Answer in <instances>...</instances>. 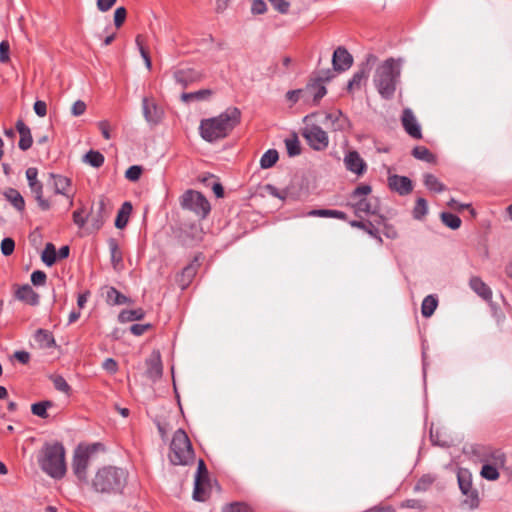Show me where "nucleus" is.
I'll return each instance as SVG.
<instances>
[{
    "mask_svg": "<svg viewBox=\"0 0 512 512\" xmlns=\"http://www.w3.org/2000/svg\"><path fill=\"white\" fill-rule=\"evenodd\" d=\"M136 44H137V46L139 48V52H140L144 62H145L146 68L148 70H150L151 67H152L151 59H150V56H149L148 52L146 51V49L142 45V41H141V36L140 35H138L136 37Z\"/></svg>",
    "mask_w": 512,
    "mask_h": 512,
    "instance_id": "55",
    "label": "nucleus"
},
{
    "mask_svg": "<svg viewBox=\"0 0 512 512\" xmlns=\"http://www.w3.org/2000/svg\"><path fill=\"white\" fill-rule=\"evenodd\" d=\"M278 160V152L274 149H270L266 151L261 159H260V166L263 169H268L272 167Z\"/></svg>",
    "mask_w": 512,
    "mask_h": 512,
    "instance_id": "41",
    "label": "nucleus"
},
{
    "mask_svg": "<svg viewBox=\"0 0 512 512\" xmlns=\"http://www.w3.org/2000/svg\"><path fill=\"white\" fill-rule=\"evenodd\" d=\"M401 74V62L388 58L380 63L374 72L373 83L384 99H391L396 91Z\"/></svg>",
    "mask_w": 512,
    "mask_h": 512,
    "instance_id": "2",
    "label": "nucleus"
},
{
    "mask_svg": "<svg viewBox=\"0 0 512 512\" xmlns=\"http://www.w3.org/2000/svg\"><path fill=\"white\" fill-rule=\"evenodd\" d=\"M142 171H143V169L141 166H138V165L130 166L125 172V177L129 181L135 182V181L139 180V178L142 174Z\"/></svg>",
    "mask_w": 512,
    "mask_h": 512,
    "instance_id": "53",
    "label": "nucleus"
},
{
    "mask_svg": "<svg viewBox=\"0 0 512 512\" xmlns=\"http://www.w3.org/2000/svg\"><path fill=\"white\" fill-rule=\"evenodd\" d=\"M273 8L280 13H286L289 8V3L285 0H268Z\"/></svg>",
    "mask_w": 512,
    "mask_h": 512,
    "instance_id": "64",
    "label": "nucleus"
},
{
    "mask_svg": "<svg viewBox=\"0 0 512 512\" xmlns=\"http://www.w3.org/2000/svg\"><path fill=\"white\" fill-rule=\"evenodd\" d=\"M51 406V402H39L32 405L31 410L32 413L41 418H47V408Z\"/></svg>",
    "mask_w": 512,
    "mask_h": 512,
    "instance_id": "49",
    "label": "nucleus"
},
{
    "mask_svg": "<svg viewBox=\"0 0 512 512\" xmlns=\"http://www.w3.org/2000/svg\"><path fill=\"white\" fill-rule=\"evenodd\" d=\"M83 161L92 167L99 168L104 163V156L99 151L90 150L84 155Z\"/></svg>",
    "mask_w": 512,
    "mask_h": 512,
    "instance_id": "37",
    "label": "nucleus"
},
{
    "mask_svg": "<svg viewBox=\"0 0 512 512\" xmlns=\"http://www.w3.org/2000/svg\"><path fill=\"white\" fill-rule=\"evenodd\" d=\"M500 466H491L490 464H482V468L480 471V475L489 481H495L499 478V469Z\"/></svg>",
    "mask_w": 512,
    "mask_h": 512,
    "instance_id": "39",
    "label": "nucleus"
},
{
    "mask_svg": "<svg viewBox=\"0 0 512 512\" xmlns=\"http://www.w3.org/2000/svg\"><path fill=\"white\" fill-rule=\"evenodd\" d=\"M97 125H98L99 130L101 131L102 136L106 140H109L111 138V134H110L111 125H110L109 121L102 120V121H99Z\"/></svg>",
    "mask_w": 512,
    "mask_h": 512,
    "instance_id": "63",
    "label": "nucleus"
},
{
    "mask_svg": "<svg viewBox=\"0 0 512 512\" xmlns=\"http://www.w3.org/2000/svg\"><path fill=\"white\" fill-rule=\"evenodd\" d=\"M147 376L152 380H156L161 377L163 368L159 352H153L152 355L147 359Z\"/></svg>",
    "mask_w": 512,
    "mask_h": 512,
    "instance_id": "20",
    "label": "nucleus"
},
{
    "mask_svg": "<svg viewBox=\"0 0 512 512\" xmlns=\"http://www.w3.org/2000/svg\"><path fill=\"white\" fill-rule=\"evenodd\" d=\"M213 94L211 89H201L196 92L183 93L181 95V100L184 103H189L191 101H203L209 99Z\"/></svg>",
    "mask_w": 512,
    "mask_h": 512,
    "instance_id": "28",
    "label": "nucleus"
},
{
    "mask_svg": "<svg viewBox=\"0 0 512 512\" xmlns=\"http://www.w3.org/2000/svg\"><path fill=\"white\" fill-rule=\"evenodd\" d=\"M352 207L355 210V213L359 215V213H374L375 207L372 206L370 201L367 198H360L352 201Z\"/></svg>",
    "mask_w": 512,
    "mask_h": 512,
    "instance_id": "35",
    "label": "nucleus"
},
{
    "mask_svg": "<svg viewBox=\"0 0 512 512\" xmlns=\"http://www.w3.org/2000/svg\"><path fill=\"white\" fill-rule=\"evenodd\" d=\"M433 482H434L433 477H431L430 475H424L416 483L415 490L416 491H425L432 485Z\"/></svg>",
    "mask_w": 512,
    "mask_h": 512,
    "instance_id": "56",
    "label": "nucleus"
},
{
    "mask_svg": "<svg viewBox=\"0 0 512 512\" xmlns=\"http://www.w3.org/2000/svg\"><path fill=\"white\" fill-rule=\"evenodd\" d=\"M4 196L18 211H22L24 209L25 201L22 195L16 189H7L4 193Z\"/></svg>",
    "mask_w": 512,
    "mask_h": 512,
    "instance_id": "31",
    "label": "nucleus"
},
{
    "mask_svg": "<svg viewBox=\"0 0 512 512\" xmlns=\"http://www.w3.org/2000/svg\"><path fill=\"white\" fill-rule=\"evenodd\" d=\"M34 339L41 349H49L56 346L52 333L45 329L36 330Z\"/></svg>",
    "mask_w": 512,
    "mask_h": 512,
    "instance_id": "25",
    "label": "nucleus"
},
{
    "mask_svg": "<svg viewBox=\"0 0 512 512\" xmlns=\"http://www.w3.org/2000/svg\"><path fill=\"white\" fill-rule=\"evenodd\" d=\"M16 129L20 134L19 148L23 151L28 150L33 142L29 127L22 120H18Z\"/></svg>",
    "mask_w": 512,
    "mask_h": 512,
    "instance_id": "22",
    "label": "nucleus"
},
{
    "mask_svg": "<svg viewBox=\"0 0 512 512\" xmlns=\"http://www.w3.org/2000/svg\"><path fill=\"white\" fill-rule=\"evenodd\" d=\"M309 216H319V217H333L337 219L344 220L346 218V214L342 211L338 210H327V209H318L311 210L308 212Z\"/></svg>",
    "mask_w": 512,
    "mask_h": 512,
    "instance_id": "40",
    "label": "nucleus"
},
{
    "mask_svg": "<svg viewBox=\"0 0 512 512\" xmlns=\"http://www.w3.org/2000/svg\"><path fill=\"white\" fill-rule=\"evenodd\" d=\"M86 111V104L82 100H77L71 107V114L75 117L81 116Z\"/></svg>",
    "mask_w": 512,
    "mask_h": 512,
    "instance_id": "60",
    "label": "nucleus"
},
{
    "mask_svg": "<svg viewBox=\"0 0 512 512\" xmlns=\"http://www.w3.org/2000/svg\"><path fill=\"white\" fill-rule=\"evenodd\" d=\"M377 57L374 54H368L365 62L361 65L360 70L357 71L352 79L348 82L347 89L352 92L354 89H359L362 82L367 80L371 66L376 62Z\"/></svg>",
    "mask_w": 512,
    "mask_h": 512,
    "instance_id": "12",
    "label": "nucleus"
},
{
    "mask_svg": "<svg viewBox=\"0 0 512 512\" xmlns=\"http://www.w3.org/2000/svg\"><path fill=\"white\" fill-rule=\"evenodd\" d=\"M53 179V186L55 193L68 196V191L71 187V180L62 175L50 174Z\"/></svg>",
    "mask_w": 512,
    "mask_h": 512,
    "instance_id": "26",
    "label": "nucleus"
},
{
    "mask_svg": "<svg viewBox=\"0 0 512 512\" xmlns=\"http://www.w3.org/2000/svg\"><path fill=\"white\" fill-rule=\"evenodd\" d=\"M180 205L183 209L193 212L201 219L205 218L210 212L208 200L204 195L195 190L184 192L180 197Z\"/></svg>",
    "mask_w": 512,
    "mask_h": 512,
    "instance_id": "6",
    "label": "nucleus"
},
{
    "mask_svg": "<svg viewBox=\"0 0 512 512\" xmlns=\"http://www.w3.org/2000/svg\"><path fill=\"white\" fill-rule=\"evenodd\" d=\"M1 252L4 256H10L15 249V242L12 238H4L1 242Z\"/></svg>",
    "mask_w": 512,
    "mask_h": 512,
    "instance_id": "54",
    "label": "nucleus"
},
{
    "mask_svg": "<svg viewBox=\"0 0 512 512\" xmlns=\"http://www.w3.org/2000/svg\"><path fill=\"white\" fill-rule=\"evenodd\" d=\"M448 207L452 210H456V211H461L463 209H470V212L472 215H475V211L473 208H471V205L470 204H460L457 200H455L454 198H451L448 203H447Z\"/></svg>",
    "mask_w": 512,
    "mask_h": 512,
    "instance_id": "59",
    "label": "nucleus"
},
{
    "mask_svg": "<svg viewBox=\"0 0 512 512\" xmlns=\"http://www.w3.org/2000/svg\"><path fill=\"white\" fill-rule=\"evenodd\" d=\"M142 110L145 120L150 124H157L161 120L162 111L149 98H143Z\"/></svg>",
    "mask_w": 512,
    "mask_h": 512,
    "instance_id": "19",
    "label": "nucleus"
},
{
    "mask_svg": "<svg viewBox=\"0 0 512 512\" xmlns=\"http://www.w3.org/2000/svg\"><path fill=\"white\" fill-rule=\"evenodd\" d=\"M16 297L29 305H37L39 303V295L28 284L18 288Z\"/></svg>",
    "mask_w": 512,
    "mask_h": 512,
    "instance_id": "24",
    "label": "nucleus"
},
{
    "mask_svg": "<svg viewBox=\"0 0 512 512\" xmlns=\"http://www.w3.org/2000/svg\"><path fill=\"white\" fill-rule=\"evenodd\" d=\"M198 267V257H195L191 263L184 267L178 280L182 288H185L186 286L189 285L193 277L196 275Z\"/></svg>",
    "mask_w": 512,
    "mask_h": 512,
    "instance_id": "23",
    "label": "nucleus"
},
{
    "mask_svg": "<svg viewBox=\"0 0 512 512\" xmlns=\"http://www.w3.org/2000/svg\"><path fill=\"white\" fill-rule=\"evenodd\" d=\"M412 155L415 158L426 161L428 163H432L435 161L434 155L426 147L423 146L415 147L412 151Z\"/></svg>",
    "mask_w": 512,
    "mask_h": 512,
    "instance_id": "46",
    "label": "nucleus"
},
{
    "mask_svg": "<svg viewBox=\"0 0 512 512\" xmlns=\"http://www.w3.org/2000/svg\"><path fill=\"white\" fill-rule=\"evenodd\" d=\"M402 125L405 131L413 138L420 139L422 137L420 125L410 109H405L402 114Z\"/></svg>",
    "mask_w": 512,
    "mask_h": 512,
    "instance_id": "16",
    "label": "nucleus"
},
{
    "mask_svg": "<svg viewBox=\"0 0 512 512\" xmlns=\"http://www.w3.org/2000/svg\"><path fill=\"white\" fill-rule=\"evenodd\" d=\"M29 187L32 193L35 195V199L38 202L39 207L42 210H48L50 208V203L48 200L43 198V186L41 182L37 181L34 183H30Z\"/></svg>",
    "mask_w": 512,
    "mask_h": 512,
    "instance_id": "30",
    "label": "nucleus"
},
{
    "mask_svg": "<svg viewBox=\"0 0 512 512\" xmlns=\"http://www.w3.org/2000/svg\"><path fill=\"white\" fill-rule=\"evenodd\" d=\"M127 476V472L122 468L106 466L95 473L89 485L96 493L115 494L125 487Z\"/></svg>",
    "mask_w": 512,
    "mask_h": 512,
    "instance_id": "3",
    "label": "nucleus"
},
{
    "mask_svg": "<svg viewBox=\"0 0 512 512\" xmlns=\"http://www.w3.org/2000/svg\"><path fill=\"white\" fill-rule=\"evenodd\" d=\"M326 93V87L315 78H313L305 86V88L291 91L290 97L296 96V100H303L306 103H312L316 105L326 95Z\"/></svg>",
    "mask_w": 512,
    "mask_h": 512,
    "instance_id": "8",
    "label": "nucleus"
},
{
    "mask_svg": "<svg viewBox=\"0 0 512 512\" xmlns=\"http://www.w3.org/2000/svg\"><path fill=\"white\" fill-rule=\"evenodd\" d=\"M437 307V300L432 295L424 298L422 302L421 312L424 317H430Z\"/></svg>",
    "mask_w": 512,
    "mask_h": 512,
    "instance_id": "43",
    "label": "nucleus"
},
{
    "mask_svg": "<svg viewBox=\"0 0 512 512\" xmlns=\"http://www.w3.org/2000/svg\"><path fill=\"white\" fill-rule=\"evenodd\" d=\"M459 488L466 497L464 503L471 509L478 506V491L473 487L472 476L466 469H460L457 474Z\"/></svg>",
    "mask_w": 512,
    "mask_h": 512,
    "instance_id": "9",
    "label": "nucleus"
},
{
    "mask_svg": "<svg viewBox=\"0 0 512 512\" xmlns=\"http://www.w3.org/2000/svg\"><path fill=\"white\" fill-rule=\"evenodd\" d=\"M31 282L35 286H42L46 282V274L43 271L37 270L31 274Z\"/></svg>",
    "mask_w": 512,
    "mask_h": 512,
    "instance_id": "62",
    "label": "nucleus"
},
{
    "mask_svg": "<svg viewBox=\"0 0 512 512\" xmlns=\"http://www.w3.org/2000/svg\"><path fill=\"white\" fill-rule=\"evenodd\" d=\"M201 480H209V476H208V470L205 466V463L203 460H199L198 462V467H197V472H196V475H195V494H196V497L200 496V493H199V486L201 484Z\"/></svg>",
    "mask_w": 512,
    "mask_h": 512,
    "instance_id": "36",
    "label": "nucleus"
},
{
    "mask_svg": "<svg viewBox=\"0 0 512 512\" xmlns=\"http://www.w3.org/2000/svg\"><path fill=\"white\" fill-rule=\"evenodd\" d=\"M353 64V57L344 47L335 49L332 57V65L334 71L344 72L348 70Z\"/></svg>",
    "mask_w": 512,
    "mask_h": 512,
    "instance_id": "14",
    "label": "nucleus"
},
{
    "mask_svg": "<svg viewBox=\"0 0 512 512\" xmlns=\"http://www.w3.org/2000/svg\"><path fill=\"white\" fill-rule=\"evenodd\" d=\"M200 490V496L196 497L195 490L193 491V498L196 501H205L209 497L210 492V481L209 480H201V484L199 486Z\"/></svg>",
    "mask_w": 512,
    "mask_h": 512,
    "instance_id": "50",
    "label": "nucleus"
},
{
    "mask_svg": "<svg viewBox=\"0 0 512 512\" xmlns=\"http://www.w3.org/2000/svg\"><path fill=\"white\" fill-rule=\"evenodd\" d=\"M54 387L61 392L68 393L70 387L66 380L61 376H55L53 378Z\"/></svg>",
    "mask_w": 512,
    "mask_h": 512,
    "instance_id": "61",
    "label": "nucleus"
},
{
    "mask_svg": "<svg viewBox=\"0 0 512 512\" xmlns=\"http://www.w3.org/2000/svg\"><path fill=\"white\" fill-rule=\"evenodd\" d=\"M388 186L402 196L410 194L413 190L412 181L408 177L396 174L388 177Z\"/></svg>",
    "mask_w": 512,
    "mask_h": 512,
    "instance_id": "15",
    "label": "nucleus"
},
{
    "mask_svg": "<svg viewBox=\"0 0 512 512\" xmlns=\"http://www.w3.org/2000/svg\"><path fill=\"white\" fill-rule=\"evenodd\" d=\"M173 78L177 84L186 88L188 85L198 82L203 78V74L194 68H179L173 72Z\"/></svg>",
    "mask_w": 512,
    "mask_h": 512,
    "instance_id": "13",
    "label": "nucleus"
},
{
    "mask_svg": "<svg viewBox=\"0 0 512 512\" xmlns=\"http://www.w3.org/2000/svg\"><path fill=\"white\" fill-rule=\"evenodd\" d=\"M428 212V204L424 198H418L413 210L414 218L422 219Z\"/></svg>",
    "mask_w": 512,
    "mask_h": 512,
    "instance_id": "48",
    "label": "nucleus"
},
{
    "mask_svg": "<svg viewBox=\"0 0 512 512\" xmlns=\"http://www.w3.org/2000/svg\"><path fill=\"white\" fill-rule=\"evenodd\" d=\"M370 192H371V186L366 185V184L360 185L354 189V191L352 192V194L350 196V199H351V201H353V200H357L360 198H366V196L368 194H370Z\"/></svg>",
    "mask_w": 512,
    "mask_h": 512,
    "instance_id": "51",
    "label": "nucleus"
},
{
    "mask_svg": "<svg viewBox=\"0 0 512 512\" xmlns=\"http://www.w3.org/2000/svg\"><path fill=\"white\" fill-rule=\"evenodd\" d=\"M56 249L52 243H47L42 252L41 259L47 266H52L56 262Z\"/></svg>",
    "mask_w": 512,
    "mask_h": 512,
    "instance_id": "42",
    "label": "nucleus"
},
{
    "mask_svg": "<svg viewBox=\"0 0 512 512\" xmlns=\"http://www.w3.org/2000/svg\"><path fill=\"white\" fill-rule=\"evenodd\" d=\"M93 447L79 445L75 451L72 462V470L76 478L83 484L89 485L88 467L90 458L94 452Z\"/></svg>",
    "mask_w": 512,
    "mask_h": 512,
    "instance_id": "7",
    "label": "nucleus"
},
{
    "mask_svg": "<svg viewBox=\"0 0 512 512\" xmlns=\"http://www.w3.org/2000/svg\"><path fill=\"white\" fill-rule=\"evenodd\" d=\"M106 216H107V213H106L105 201H104V199H100L97 204L96 210L92 209L91 214H90V221H91L92 227L95 230H99L102 227Z\"/></svg>",
    "mask_w": 512,
    "mask_h": 512,
    "instance_id": "21",
    "label": "nucleus"
},
{
    "mask_svg": "<svg viewBox=\"0 0 512 512\" xmlns=\"http://www.w3.org/2000/svg\"><path fill=\"white\" fill-rule=\"evenodd\" d=\"M287 153L290 157L297 156L301 153L300 142L296 135L285 140Z\"/></svg>",
    "mask_w": 512,
    "mask_h": 512,
    "instance_id": "44",
    "label": "nucleus"
},
{
    "mask_svg": "<svg viewBox=\"0 0 512 512\" xmlns=\"http://www.w3.org/2000/svg\"><path fill=\"white\" fill-rule=\"evenodd\" d=\"M144 311L141 308L134 309V310H123L119 314V320L120 322H131L135 320H140L144 317Z\"/></svg>",
    "mask_w": 512,
    "mask_h": 512,
    "instance_id": "38",
    "label": "nucleus"
},
{
    "mask_svg": "<svg viewBox=\"0 0 512 512\" xmlns=\"http://www.w3.org/2000/svg\"><path fill=\"white\" fill-rule=\"evenodd\" d=\"M302 135L314 150L322 151L328 147V135L321 127L317 125L305 127L303 129Z\"/></svg>",
    "mask_w": 512,
    "mask_h": 512,
    "instance_id": "10",
    "label": "nucleus"
},
{
    "mask_svg": "<svg viewBox=\"0 0 512 512\" xmlns=\"http://www.w3.org/2000/svg\"><path fill=\"white\" fill-rule=\"evenodd\" d=\"M40 467L53 478H61L66 472L65 449L62 444L56 442L47 444L39 457Z\"/></svg>",
    "mask_w": 512,
    "mask_h": 512,
    "instance_id": "4",
    "label": "nucleus"
},
{
    "mask_svg": "<svg viewBox=\"0 0 512 512\" xmlns=\"http://www.w3.org/2000/svg\"><path fill=\"white\" fill-rule=\"evenodd\" d=\"M350 225L355 228H359L361 230L366 231L368 234L372 236H376L377 230L370 222H363V221H351Z\"/></svg>",
    "mask_w": 512,
    "mask_h": 512,
    "instance_id": "52",
    "label": "nucleus"
},
{
    "mask_svg": "<svg viewBox=\"0 0 512 512\" xmlns=\"http://www.w3.org/2000/svg\"><path fill=\"white\" fill-rule=\"evenodd\" d=\"M469 285L471 289L483 299H489L492 296L490 288L479 277H472Z\"/></svg>",
    "mask_w": 512,
    "mask_h": 512,
    "instance_id": "27",
    "label": "nucleus"
},
{
    "mask_svg": "<svg viewBox=\"0 0 512 512\" xmlns=\"http://www.w3.org/2000/svg\"><path fill=\"white\" fill-rule=\"evenodd\" d=\"M324 124L334 131H344L349 128L348 118L339 110L327 113Z\"/></svg>",
    "mask_w": 512,
    "mask_h": 512,
    "instance_id": "18",
    "label": "nucleus"
},
{
    "mask_svg": "<svg viewBox=\"0 0 512 512\" xmlns=\"http://www.w3.org/2000/svg\"><path fill=\"white\" fill-rule=\"evenodd\" d=\"M88 220V217L85 216L84 208H80L73 212V222L80 228L84 227Z\"/></svg>",
    "mask_w": 512,
    "mask_h": 512,
    "instance_id": "57",
    "label": "nucleus"
},
{
    "mask_svg": "<svg viewBox=\"0 0 512 512\" xmlns=\"http://www.w3.org/2000/svg\"><path fill=\"white\" fill-rule=\"evenodd\" d=\"M222 512H253V509L247 503L233 502L223 506Z\"/></svg>",
    "mask_w": 512,
    "mask_h": 512,
    "instance_id": "47",
    "label": "nucleus"
},
{
    "mask_svg": "<svg viewBox=\"0 0 512 512\" xmlns=\"http://www.w3.org/2000/svg\"><path fill=\"white\" fill-rule=\"evenodd\" d=\"M424 185L433 192L439 193L446 190V186L436 176L429 173L424 175Z\"/></svg>",
    "mask_w": 512,
    "mask_h": 512,
    "instance_id": "34",
    "label": "nucleus"
},
{
    "mask_svg": "<svg viewBox=\"0 0 512 512\" xmlns=\"http://www.w3.org/2000/svg\"><path fill=\"white\" fill-rule=\"evenodd\" d=\"M106 301L111 305H121L126 303L128 298L114 287H108L106 290Z\"/></svg>",
    "mask_w": 512,
    "mask_h": 512,
    "instance_id": "33",
    "label": "nucleus"
},
{
    "mask_svg": "<svg viewBox=\"0 0 512 512\" xmlns=\"http://www.w3.org/2000/svg\"><path fill=\"white\" fill-rule=\"evenodd\" d=\"M127 11L124 7H118L114 12V24L117 28H120L125 19H126Z\"/></svg>",
    "mask_w": 512,
    "mask_h": 512,
    "instance_id": "58",
    "label": "nucleus"
},
{
    "mask_svg": "<svg viewBox=\"0 0 512 512\" xmlns=\"http://www.w3.org/2000/svg\"><path fill=\"white\" fill-rule=\"evenodd\" d=\"M347 170L357 175H362L366 170V163L357 151H349L344 157Z\"/></svg>",
    "mask_w": 512,
    "mask_h": 512,
    "instance_id": "17",
    "label": "nucleus"
},
{
    "mask_svg": "<svg viewBox=\"0 0 512 512\" xmlns=\"http://www.w3.org/2000/svg\"><path fill=\"white\" fill-rule=\"evenodd\" d=\"M169 459L173 465H188L194 459L191 442L184 430L178 429L170 444Z\"/></svg>",
    "mask_w": 512,
    "mask_h": 512,
    "instance_id": "5",
    "label": "nucleus"
},
{
    "mask_svg": "<svg viewBox=\"0 0 512 512\" xmlns=\"http://www.w3.org/2000/svg\"><path fill=\"white\" fill-rule=\"evenodd\" d=\"M241 111L236 107H228L216 117L203 119L199 130L201 137L214 142L223 139L240 123Z\"/></svg>",
    "mask_w": 512,
    "mask_h": 512,
    "instance_id": "1",
    "label": "nucleus"
},
{
    "mask_svg": "<svg viewBox=\"0 0 512 512\" xmlns=\"http://www.w3.org/2000/svg\"><path fill=\"white\" fill-rule=\"evenodd\" d=\"M110 254H111V262L114 269H118L122 264V253L119 249L118 243L115 239L111 238L108 241Z\"/></svg>",
    "mask_w": 512,
    "mask_h": 512,
    "instance_id": "32",
    "label": "nucleus"
},
{
    "mask_svg": "<svg viewBox=\"0 0 512 512\" xmlns=\"http://www.w3.org/2000/svg\"><path fill=\"white\" fill-rule=\"evenodd\" d=\"M475 454L482 464H490L491 466L504 467L506 463V456L500 449L492 447H478L475 449Z\"/></svg>",
    "mask_w": 512,
    "mask_h": 512,
    "instance_id": "11",
    "label": "nucleus"
},
{
    "mask_svg": "<svg viewBox=\"0 0 512 512\" xmlns=\"http://www.w3.org/2000/svg\"><path fill=\"white\" fill-rule=\"evenodd\" d=\"M440 218L447 227L453 230H456L461 226V219L452 213L443 212L441 213Z\"/></svg>",
    "mask_w": 512,
    "mask_h": 512,
    "instance_id": "45",
    "label": "nucleus"
},
{
    "mask_svg": "<svg viewBox=\"0 0 512 512\" xmlns=\"http://www.w3.org/2000/svg\"><path fill=\"white\" fill-rule=\"evenodd\" d=\"M131 211L132 205L129 202L123 203L115 220V226L118 229H123L127 225Z\"/></svg>",
    "mask_w": 512,
    "mask_h": 512,
    "instance_id": "29",
    "label": "nucleus"
}]
</instances>
